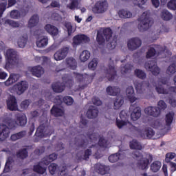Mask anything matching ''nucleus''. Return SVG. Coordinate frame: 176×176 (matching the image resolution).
Masks as SVG:
<instances>
[{
    "instance_id": "nucleus-52",
    "label": "nucleus",
    "mask_w": 176,
    "mask_h": 176,
    "mask_svg": "<svg viewBox=\"0 0 176 176\" xmlns=\"http://www.w3.org/2000/svg\"><path fill=\"white\" fill-rule=\"evenodd\" d=\"M155 56H156V49L151 47L146 52V58H151V57H155Z\"/></svg>"
},
{
    "instance_id": "nucleus-45",
    "label": "nucleus",
    "mask_w": 176,
    "mask_h": 176,
    "mask_svg": "<svg viewBox=\"0 0 176 176\" xmlns=\"http://www.w3.org/2000/svg\"><path fill=\"white\" fill-rule=\"evenodd\" d=\"M89 58H90V52L87 50L82 51V53L80 54V60L83 63L87 61Z\"/></svg>"
},
{
    "instance_id": "nucleus-24",
    "label": "nucleus",
    "mask_w": 176,
    "mask_h": 176,
    "mask_svg": "<svg viewBox=\"0 0 176 176\" xmlns=\"http://www.w3.org/2000/svg\"><path fill=\"white\" fill-rule=\"evenodd\" d=\"M95 168H96L98 173L101 174V175H105V174H108L111 170L109 166H107L101 164H97L95 165Z\"/></svg>"
},
{
    "instance_id": "nucleus-10",
    "label": "nucleus",
    "mask_w": 176,
    "mask_h": 176,
    "mask_svg": "<svg viewBox=\"0 0 176 176\" xmlns=\"http://www.w3.org/2000/svg\"><path fill=\"white\" fill-rule=\"evenodd\" d=\"M68 53H69V47H63L56 52L54 58L56 61H61L68 56Z\"/></svg>"
},
{
    "instance_id": "nucleus-32",
    "label": "nucleus",
    "mask_w": 176,
    "mask_h": 176,
    "mask_svg": "<svg viewBox=\"0 0 176 176\" xmlns=\"http://www.w3.org/2000/svg\"><path fill=\"white\" fill-rule=\"evenodd\" d=\"M45 30L48 34H50V35H52L53 36L58 35V29L54 25L47 24L45 26Z\"/></svg>"
},
{
    "instance_id": "nucleus-26",
    "label": "nucleus",
    "mask_w": 176,
    "mask_h": 176,
    "mask_svg": "<svg viewBox=\"0 0 176 176\" xmlns=\"http://www.w3.org/2000/svg\"><path fill=\"white\" fill-rule=\"evenodd\" d=\"M0 24H4V25H10V27H12V28H19L21 27L20 23L10 19H2V21H0Z\"/></svg>"
},
{
    "instance_id": "nucleus-19",
    "label": "nucleus",
    "mask_w": 176,
    "mask_h": 176,
    "mask_svg": "<svg viewBox=\"0 0 176 176\" xmlns=\"http://www.w3.org/2000/svg\"><path fill=\"white\" fill-rule=\"evenodd\" d=\"M29 70L32 74L36 78H41L43 74H45V69L41 65L34 66L32 68H30Z\"/></svg>"
},
{
    "instance_id": "nucleus-55",
    "label": "nucleus",
    "mask_w": 176,
    "mask_h": 176,
    "mask_svg": "<svg viewBox=\"0 0 176 176\" xmlns=\"http://www.w3.org/2000/svg\"><path fill=\"white\" fill-rule=\"evenodd\" d=\"M119 159H120V154L118 153L113 154L109 157V161L111 163H116Z\"/></svg>"
},
{
    "instance_id": "nucleus-2",
    "label": "nucleus",
    "mask_w": 176,
    "mask_h": 176,
    "mask_svg": "<svg viewBox=\"0 0 176 176\" xmlns=\"http://www.w3.org/2000/svg\"><path fill=\"white\" fill-rule=\"evenodd\" d=\"M134 159L138 160L137 166L140 170H148L149 163L153 160V157L149 153H145L144 155L141 153L136 151L133 154Z\"/></svg>"
},
{
    "instance_id": "nucleus-17",
    "label": "nucleus",
    "mask_w": 176,
    "mask_h": 176,
    "mask_svg": "<svg viewBox=\"0 0 176 176\" xmlns=\"http://www.w3.org/2000/svg\"><path fill=\"white\" fill-rule=\"evenodd\" d=\"M144 112L149 116H153V118H157L160 115V109L156 107H148L144 109Z\"/></svg>"
},
{
    "instance_id": "nucleus-8",
    "label": "nucleus",
    "mask_w": 176,
    "mask_h": 176,
    "mask_svg": "<svg viewBox=\"0 0 176 176\" xmlns=\"http://www.w3.org/2000/svg\"><path fill=\"white\" fill-rule=\"evenodd\" d=\"M90 42V38L86 34H80L74 36L73 38V47H76L80 45H83L85 43H89Z\"/></svg>"
},
{
    "instance_id": "nucleus-63",
    "label": "nucleus",
    "mask_w": 176,
    "mask_h": 176,
    "mask_svg": "<svg viewBox=\"0 0 176 176\" xmlns=\"http://www.w3.org/2000/svg\"><path fill=\"white\" fill-rule=\"evenodd\" d=\"M98 145L102 148H107L108 146V142L104 138H101L99 140Z\"/></svg>"
},
{
    "instance_id": "nucleus-51",
    "label": "nucleus",
    "mask_w": 176,
    "mask_h": 176,
    "mask_svg": "<svg viewBox=\"0 0 176 176\" xmlns=\"http://www.w3.org/2000/svg\"><path fill=\"white\" fill-rule=\"evenodd\" d=\"M173 120H174V113L170 112L166 115V126H170L171 123H173Z\"/></svg>"
},
{
    "instance_id": "nucleus-42",
    "label": "nucleus",
    "mask_w": 176,
    "mask_h": 176,
    "mask_svg": "<svg viewBox=\"0 0 176 176\" xmlns=\"http://www.w3.org/2000/svg\"><path fill=\"white\" fill-rule=\"evenodd\" d=\"M6 124H8V128L11 130H13L19 126V122L17 121L8 118L6 120Z\"/></svg>"
},
{
    "instance_id": "nucleus-28",
    "label": "nucleus",
    "mask_w": 176,
    "mask_h": 176,
    "mask_svg": "<svg viewBox=\"0 0 176 176\" xmlns=\"http://www.w3.org/2000/svg\"><path fill=\"white\" fill-rule=\"evenodd\" d=\"M150 125L153 129H157V130H164L166 129L162 120H155L150 123Z\"/></svg>"
},
{
    "instance_id": "nucleus-9",
    "label": "nucleus",
    "mask_w": 176,
    "mask_h": 176,
    "mask_svg": "<svg viewBox=\"0 0 176 176\" xmlns=\"http://www.w3.org/2000/svg\"><path fill=\"white\" fill-rule=\"evenodd\" d=\"M6 56L8 59L9 64H11V65H16L19 63V55H17L16 50L8 49L6 51Z\"/></svg>"
},
{
    "instance_id": "nucleus-20",
    "label": "nucleus",
    "mask_w": 176,
    "mask_h": 176,
    "mask_svg": "<svg viewBox=\"0 0 176 176\" xmlns=\"http://www.w3.org/2000/svg\"><path fill=\"white\" fill-rule=\"evenodd\" d=\"M126 94L127 98L129 100L130 102H135L138 100V98L135 97V94L134 93V88L133 86H129L126 89Z\"/></svg>"
},
{
    "instance_id": "nucleus-14",
    "label": "nucleus",
    "mask_w": 176,
    "mask_h": 176,
    "mask_svg": "<svg viewBox=\"0 0 176 176\" xmlns=\"http://www.w3.org/2000/svg\"><path fill=\"white\" fill-rule=\"evenodd\" d=\"M13 89H15L16 94L21 96V94L28 89V82L26 81H21L14 85Z\"/></svg>"
},
{
    "instance_id": "nucleus-60",
    "label": "nucleus",
    "mask_w": 176,
    "mask_h": 176,
    "mask_svg": "<svg viewBox=\"0 0 176 176\" xmlns=\"http://www.w3.org/2000/svg\"><path fill=\"white\" fill-rule=\"evenodd\" d=\"M12 166H13V162L12 161L8 160V161L6 163L5 168H4V173H9L10 170H12Z\"/></svg>"
},
{
    "instance_id": "nucleus-34",
    "label": "nucleus",
    "mask_w": 176,
    "mask_h": 176,
    "mask_svg": "<svg viewBox=\"0 0 176 176\" xmlns=\"http://www.w3.org/2000/svg\"><path fill=\"white\" fill-rule=\"evenodd\" d=\"M38 23H39V16L38 15H33L28 21V28H34V27L38 25Z\"/></svg>"
},
{
    "instance_id": "nucleus-18",
    "label": "nucleus",
    "mask_w": 176,
    "mask_h": 176,
    "mask_svg": "<svg viewBox=\"0 0 176 176\" xmlns=\"http://www.w3.org/2000/svg\"><path fill=\"white\" fill-rule=\"evenodd\" d=\"M52 132H50L49 128L45 127L43 125H41L36 130V137H39L42 138L43 137H46V135H50Z\"/></svg>"
},
{
    "instance_id": "nucleus-43",
    "label": "nucleus",
    "mask_w": 176,
    "mask_h": 176,
    "mask_svg": "<svg viewBox=\"0 0 176 176\" xmlns=\"http://www.w3.org/2000/svg\"><path fill=\"white\" fill-rule=\"evenodd\" d=\"M25 14H21L19 10H13L10 12V17L11 19H14V20H19V19H21V17H24Z\"/></svg>"
},
{
    "instance_id": "nucleus-4",
    "label": "nucleus",
    "mask_w": 176,
    "mask_h": 176,
    "mask_svg": "<svg viewBox=\"0 0 176 176\" xmlns=\"http://www.w3.org/2000/svg\"><path fill=\"white\" fill-rule=\"evenodd\" d=\"M168 80L166 78H160L155 85V90L159 94H171V93H176V87H171L168 89H164L163 85H167Z\"/></svg>"
},
{
    "instance_id": "nucleus-49",
    "label": "nucleus",
    "mask_w": 176,
    "mask_h": 176,
    "mask_svg": "<svg viewBox=\"0 0 176 176\" xmlns=\"http://www.w3.org/2000/svg\"><path fill=\"white\" fill-rule=\"evenodd\" d=\"M175 72H176V65H175V63H173L168 67L166 69V74L167 75H169V76H172V75H174Z\"/></svg>"
},
{
    "instance_id": "nucleus-22",
    "label": "nucleus",
    "mask_w": 176,
    "mask_h": 176,
    "mask_svg": "<svg viewBox=\"0 0 176 176\" xmlns=\"http://www.w3.org/2000/svg\"><path fill=\"white\" fill-rule=\"evenodd\" d=\"M28 42V35L26 34H22L16 39L17 46L21 49H24L25 46H27V43Z\"/></svg>"
},
{
    "instance_id": "nucleus-50",
    "label": "nucleus",
    "mask_w": 176,
    "mask_h": 176,
    "mask_svg": "<svg viewBox=\"0 0 176 176\" xmlns=\"http://www.w3.org/2000/svg\"><path fill=\"white\" fill-rule=\"evenodd\" d=\"M16 156L19 159H25L28 156V151L25 148L21 149L17 153Z\"/></svg>"
},
{
    "instance_id": "nucleus-3",
    "label": "nucleus",
    "mask_w": 176,
    "mask_h": 176,
    "mask_svg": "<svg viewBox=\"0 0 176 176\" xmlns=\"http://www.w3.org/2000/svg\"><path fill=\"white\" fill-rule=\"evenodd\" d=\"M138 21V28L139 31L140 32L148 31V29L151 28V25H152V21L149 17V11L144 12L139 18Z\"/></svg>"
},
{
    "instance_id": "nucleus-64",
    "label": "nucleus",
    "mask_w": 176,
    "mask_h": 176,
    "mask_svg": "<svg viewBox=\"0 0 176 176\" xmlns=\"http://www.w3.org/2000/svg\"><path fill=\"white\" fill-rule=\"evenodd\" d=\"M176 155L174 153H169L166 154L165 162L166 163H170V160H173L175 157Z\"/></svg>"
},
{
    "instance_id": "nucleus-61",
    "label": "nucleus",
    "mask_w": 176,
    "mask_h": 176,
    "mask_svg": "<svg viewBox=\"0 0 176 176\" xmlns=\"http://www.w3.org/2000/svg\"><path fill=\"white\" fill-rule=\"evenodd\" d=\"M167 7L170 10H176V0H170L167 4Z\"/></svg>"
},
{
    "instance_id": "nucleus-1",
    "label": "nucleus",
    "mask_w": 176,
    "mask_h": 176,
    "mask_svg": "<svg viewBox=\"0 0 176 176\" xmlns=\"http://www.w3.org/2000/svg\"><path fill=\"white\" fill-rule=\"evenodd\" d=\"M96 41L100 46L105 45V41L107 43L109 50H113L118 45L116 36H112V30L109 28H102L98 30Z\"/></svg>"
},
{
    "instance_id": "nucleus-35",
    "label": "nucleus",
    "mask_w": 176,
    "mask_h": 176,
    "mask_svg": "<svg viewBox=\"0 0 176 176\" xmlns=\"http://www.w3.org/2000/svg\"><path fill=\"white\" fill-rule=\"evenodd\" d=\"M106 91L109 96H118L120 93V88L118 87H108L106 89Z\"/></svg>"
},
{
    "instance_id": "nucleus-46",
    "label": "nucleus",
    "mask_w": 176,
    "mask_h": 176,
    "mask_svg": "<svg viewBox=\"0 0 176 176\" xmlns=\"http://www.w3.org/2000/svg\"><path fill=\"white\" fill-rule=\"evenodd\" d=\"M161 17L163 19V20H165V21H168L173 19V14H171L168 10H164L162 12Z\"/></svg>"
},
{
    "instance_id": "nucleus-30",
    "label": "nucleus",
    "mask_w": 176,
    "mask_h": 176,
    "mask_svg": "<svg viewBox=\"0 0 176 176\" xmlns=\"http://www.w3.org/2000/svg\"><path fill=\"white\" fill-rule=\"evenodd\" d=\"M16 119L18 126H25L27 124V116L25 114L23 113L16 114Z\"/></svg>"
},
{
    "instance_id": "nucleus-54",
    "label": "nucleus",
    "mask_w": 176,
    "mask_h": 176,
    "mask_svg": "<svg viewBox=\"0 0 176 176\" xmlns=\"http://www.w3.org/2000/svg\"><path fill=\"white\" fill-rule=\"evenodd\" d=\"M8 7V1H1L0 3V17H2V14L5 10H6V8Z\"/></svg>"
},
{
    "instance_id": "nucleus-40",
    "label": "nucleus",
    "mask_w": 176,
    "mask_h": 176,
    "mask_svg": "<svg viewBox=\"0 0 176 176\" xmlns=\"http://www.w3.org/2000/svg\"><path fill=\"white\" fill-rule=\"evenodd\" d=\"M124 103V100H123V97L118 96L114 100V109H120Z\"/></svg>"
},
{
    "instance_id": "nucleus-31",
    "label": "nucleus",
    "mask_w": 176,
    "mask_h": 176,
    "mask_svg": "<svg viewBox=\"0 0 176 176\" xmlns=\"http://www.w3.org/2000/svg\"><path fill=\"white\" fill-rule=\"evenodd\" d=\"M49 43V38H47V36H43L41 37H39L36 41V46L37 47H46V45Z\"/></svg>"
},
{
    "instance_id": "nucleus-16",
    "label": "nucleus",
    "mask_w": 176,
    "mask_h": 176,
    "mask_svg": "<svg viewBox=\"0 0 176 176\" xmlns=\"http://www.w3.org/2000/svg\"><path fill=\"white\" fill-rule=\"evenodd\" d=\"M7 108L10 111H19V105L14 96H10L7 100Z\"/></svg>"
},
{
    "instance_id": "nucleus-38",
    "label": "nucleus",
    "mask_w": 176,
    "mask_h": 176,
    "mask_svg": "<svg viewBox=\"0 0 176 176\" xmlns=\"http://www.w3.org/2000/svg\"><path fill=\"white\" fill-rule=\"evenodd\" d=\"M66 64L71 69H76V60L72 57L66 58Z\"/></svg>"
},
{
    "instance_id": "nucleus-36",
    "label": "nucleus",
    "mask_w": 176,
    "mask_h": 176,
    "mask_svg": "<svg viewBox=\"0 0 176 176\" xmlns=\"http://www.w3.org/2000/svg\"><path fill=\"white\" fill-rule=\"evenodd\" d=\"M140 135L142 138H152L155 135V131L152 129H146L142 131Z\"/></svg>"
},
{
    "instance_id": "nucleus-23",
    "label": "nucleus",
    "mask_w": 176,
    "mask_h": 176,
    "mask_svg": "<svg viewBox=\"0 0 176 176\" xmlns=\"http://www.w3.org/2000/svg\"><path fill=\"white\" fill-rule=\"evenodd\" d=\"M106 72V78L109 80H112L115 78V75H116V70L115 69V66L113 65H109L108 68L105 69Z\"/></svg>"
},
{
    "instance_id": "nucleus-44",
    "label": "nucleus",
    "mask_w": 176,
    "mask_h": 176,
    "mask_svg": "<svg viewBox=\"0 0 176 176\" xmlns=\"http://www.w3.org/2000/svg\"><path fill=\"white\" fill-rule=\"evenodd\" d=\"M162 167V162L159 161H155L153 162L151 165V170L153 173H157Z\"/></svg>"
},
{
    "instance_id": "nucleus-59",
    "label": "nucleus",
    "mask_w": 176,
    "mask_h": 176,
    "mask_svg": "<svg viewBox=\"0 0 176 176\" xmlns=\"http://www.w3.org/2000/svg\"><path fill=\"white\" fill-rule=\"evenodd\" d=\"M36 61H42V64H49L50 63V58L46 56L38 57L35 58Z\"/></svg>"
},
{
    "instance_id": "nucleus-11",
    "label": "nucleus",
    "mask_w": 176,
    "mask_h": 176,
    "mask_svg": "<svg viewBox=\"0 0 176 176\" xmlns=\"http://www.w3.org/2000/svg\"><path fill=\"white\" fill-rule=\"evenodd\" d=\"M129 112H131V118L132 120H138V118H141V108L138 107V103L130 106Z\"/></svg>"
},
{
    "instance_id": "nucleus-47",
    "label": "nucleus",
    "mask_w": 176,
    "mask_h": 176,
    "mask_svg": "<svg viewBox=\"0 0 176 176\" xmlns=\"http://www.w3.org/2000/svg\"><path fill=\"white\" fill-rule=\"evenodd\" d=\"M130 148L131 149H138L139 151H141V149H142V146L138 141L133 140L130 142Z\"/></svg>"
},
{
    "instance_id": "nucleus-48",
    "label": "nucleus",
    "mask_w": 176,
    "mask_h": 176,
    "mask_svg": "<svg viewBox=\"0 0 176 176\" xmlns=\"http://www.w3.org/2000/svg\"><path fill=\"white\" fill-rule=\"evenodd\" d=\"M134 68V66H133L131 64H126L125 65H122L121 66V74L122 75H124V74H127V72H129Z\"/></svg>"
},
{
    "instance_id": "nucleus-5",
    "label": "nucleus",
    "mask_w": 176,
    "mask_h": 176,
    "mask_svg": "<svg viewBox=\"0 0 176 176\" xmlns=\"http://www.w3.org/2000/svg\"><path fill=\"white\" fill-rule=\"evenodd\" d=\"M120 118L121 120H116V126L118 129H123V127H128V129H133V125L130 122L127 121L129 116L125 111H122L120 113Z\"/></svg>"
},
{
    "instance_id": "nucleus-56",
    "label": "nucleus",
    "mask_w": 176,
    "mask_h": 176,
    "mask_svg": "<svg viewBox=\"0 0 176 176\" xmlns=\"http://www.w3.org/2000/svg\"><path fill=\"white\" fill-rule=\"evenodd\" d=\"M98 64V60L96 58L92 59V61L89 62L88 65V68L89 69H92V71H94L96 68H97V65Z\"/></svg>"
},
{
    "instance_id": "nucleus-57",
    "label": "nucleus",
    "mask_w": 176,
    "mask_h": 176,
    "mask_svg": "<svg viewBox=\"0 0 176 176\" xmlns=\"http://www.w3.org/2000/svg\"><path fill=\"white\" fill-rule=\"evenodd\" d=\"M48 168H49L50 173L52 175H54V174H56V171H57L58 168V166L56 164L52 163L49 166Z\"/></svg>"
},
{
    "instance_id": "nucleus-62",
    "label": "nucleus",
    "mask_w": 176,
    "mask_h": 176,
    "mask_svg": "<svg viewBox=\"0 0 176 176\" xmlns=\"http://www.w3.org/2000/svg\"><path fill=\"white\" fill-rule=\"evenodd\" d=\"M63 102L66 105H72L74 104V99L71 96H65L63 98Z\"/></svg>"
},
{
    "instance_id": "nucleus-37",
    "label": "nucleus",
    "mask_w": 176,
    "mask_h": 176,
    "mask_svg": "<svg viewBox=\"0 0 176 176\" xmlns=\"http://www.w3.org/2000/svg\"><path fill=\"white\" fill-rule=\"evenodd\" d=\"M51 113L54 116H63L64 115V110L58 107V106H54L51 109Z\"/></svg>"
},
{
    "instance_id": "nucleus-53",
    "label": "nucleus",
    "mask_w": 176,
    "mask_h": 176,
    "mask_svg": "<svg viewBox=\"0 0 176 176\" xmlns=\"http://www.w3.org/2000/svg\"><path fill=\"white\" fill-rule=\"evenodd\" d=\"M135 74L140 79H143L144 80V79L146 78V74H145L144 72V71H142L141 69H135Z\"/></svg>"
},
{
    "instance_id": "nucleus-12",
    "label": "nucleus",
    "mask_w": 176,
    "mask_h": 176,
    "mask_svg": "<svg viewBox=\"0 0 176 176\" xmlns=\"http://www.w3.org/2000/svg\"><path fill=\"white\" fill-rule=\"evenodd\" d=\"M142 45V41H141L140 38L138 37H135L129 39L127 43L128 49L131 52L137 50V49L141 47Z\"/></svg>"
},
{
    "instance_id": "nucleus-7",
    "label": "nucleus",
    "mask_w": 176,
    "mask_h": 176,
    "mask_svg": "<svg viewBox=\"0 0 176 176\" xmlns=\"http://www.w3.org/2000/svg\"><path fill=\"white\" fill-rule=\"evenodd\" d=\"M133 85L135 86V89L138 93V94H144V93H148L149 90H151V87H149V82L146 81H143V82H138L135 80L133 82Z\"/></svg>"
},
{
    "instance_id": "nucleus-6",
    "label": "nucleus",
    "mask_w": 176,
    "mask_h": 176,
    "mask_svg": "<svg viewBox=\"0 0 176 176\" xmlns=\"http://www.w3.org/2000/svg\"><path fill=\"white\" fill-rule=\"evenodd\" d=\"M108 1L105 0L98 1L92 8V11L96 14H102L108 10Z\"/></svg>"
},
{
    "instance_id": "nucleus-41",
    "label": "nucleus",
    "mask_w": 176,
    "mask_h": 176,
    "mask_svg": "<svg viewBox=\"0 0 176 176\" xmlns=\"http://www.w3.org/2000/svg\"><path fill=\"white\" fill-rule=\"evenodd\" d=\"M25 134H27V132H25V131H22L17 133L12 134L10 136V140L11 141H17V140L23 138V137H24Z\"/></svg>"
},
{
    "instance_id": "nucleus-27",
    "label": "nucleus",
    "mask_w": 176,
    "mask_h": 176,
    "mask_svg": "<svg viewBox=\"0 0 176 176\" xmlns=\"http://www.w3.org/2000/svg\"><path fill=\"white\" fill-rule=\"evenodd\" d=\"M52 88L55 93H63L65 89V83L54 82L52 84Z\"/></svg>"
},
{
    "instance_id": "nucleus-39",
    "label": "nucleus",
    "mask_w": 176,
    "mask_h": 176,
    "mask_svg": "<svg viewBox=\"0 0 176 176\" xmlns=\"http://www.w3.org/2000/svg\"><path fill=\"white\" fill-rule=\"evenodd\" d=\"M118 16L120 19H130L133 14L127 10H120L118 11Z\"/></svg>"
},
{
    "instance_id": "nucleus-13",
    "label": "nucleus",
    "mask_w": 176,
    "mask_h": 176,
    "mask_svg": "<svg viewBox=\"0 0 176 176\" xmlns=\"http://www.w3.org/2000/svg\"><path fill=\"white\" fill-rule=\"evenodd\" d=\"M144 67L147 71H151L153 75L157 76L160 74V69L157 67V63L153 60L146 62Z\"/></svg>"
},
{
    "instance_id": "nucleus-29",
    "label": "nucleus",
    "mask_w": 176,
    "mask_h": 176,
    "mask_svg": "<svg viewBox=\"0 0 176 176\" xmlns=\"http://www.w3.org/2000/svg\"><path fill=\"white\" fill-rule=\"evenodd\" d=\"M80 0H66V7L70 10H75V9H79V1Z\"/></svg>"
},
{
    "instance_id": "nucleus-25",
    "label": "nucleus",
    "mask_w": 176,
    "mask_h": 176,
    "mask_svg": "<svg viewBox=\"0 0 176 176\" xmlns=\"http://www.w3.org/2000/svg\"><path fill=\"white\" fill-rule=\"evenodd\" d=\"M87 116L89 119H96L98 116V109L94 106H91L87 112Z\"/></svg>"
},
{
    "instance_id": "nucleus-21",
    "label": "nucleus",
    "mask_w": 176,
    "mask_h": 176,
    "mask_svg": "<svg viewBox=\"0 0 176 176\" xmlns=\"http://www.w3.org/2000/svg\"><path fill=\"white\" fill-rule=\"evenodd\" d=\"M86 78H87V75L83 76L79 73L75 74V79L78 83V87L77 88V90H83V89L86 87V85H83V81L85 79H86Z\"/></svg>"
},
{
    "instance_id": "nucleus-33",
    "label": "nucleus",
    "mask_w": 176,
    "mask_h": 176,
    "mask_svg": "<svg viewBox=\"0 0 176 176\" xmlns=\"http://www.w3.org/2000/svg\"><path fill=\"white\" fill-rule=\"evenodd\" d=\"M33 171L37 173L38 174H46V167L43 166L42 162H39L37 164L34 165Z\"/></svg>"
},
{
    "instance_id": "nucleus-15",
    "label": "nucleus",
    "mask_w": 176,
    "mask_h": 176,
    "mask_svg": "<svg viewBox=\"0 0 176 176\" xmlns=\"http://www.w3.org/2000/svg\"><path fill=\"white\" fill-rule=\"evenodd\" d=\"M10 135V129L8 125L4 124H0V141H5L7 138H9Z\"/></svg>"
},
{
    "instance_id": "nucleus-58",
    "label": "nucleus",
    "mask_w": 176,
    "mask_h": 176,
    "mask_svg": "<svg viewBox=\"0 0 176 176\" xmlns=\"http://www.w3.org/2000/svg\"><path fill=\"white\" fill-rule=\"evenodd\" d=\"M163 30H164V28H160L156 32H154L152 34L153 41H156V39H157V38H159V35H160V34H163V32H164V31Z\"/></svg>"
}]
</instances>
